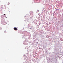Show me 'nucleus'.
I'll list each match as a JSON object with an SVG mask.
<instances>
[{"label": "nucleus", "instance_id": "3", "mask_svg": "<svg viewBox=\"0 0 63 63\" xmlns=\"http://www.w3.org/2000/svg\"><path fill=\"white\" fill-rule=\"evenodd\" d=\"M8 5H10V2H8Z\"/></svg>", "mask_w": 63, "mask_h": 63}, {"label": "nucleus", "instance_id": "1", "mask_svg": "<svg viewBox=\"0 0 63 63\" xmlns=\"http://www.w3.org/2000/svg\"><path fill=\"white\" fill-rule=\"evenodd\" d=\"M14 30H15L16 31L17 30V28H14Z\"/></svg>", "mask_w": 63, "mask_h": 63}, {"label": "nucleus", "instance_id": "4", "mask_svg": "<svg viewBox=\"0 0 63 63\" xmlns=\"http://www.w3.org/2000/svg\"><path fill=\"white\" fill-rule=\"evenodd\" d=\"M5 15V14H4V15Z\"/></svg>", "mask_w": 63, "mask_h": 63}, {"label": "nucleus", "instance_id": "2", "mask_svg": "<svg viewBox=\"0 0 63 63\" xmlns=\"http://www.w3.org/2000/svg\"><path fill=\"white\" fill-rule=\"evenodd\" d=\"M4 33H5V34H6L7 33V32H6V31H5L4 32Z\"/></svg>", "mask_w": 63, "mask_h": 63}]
</instances>
